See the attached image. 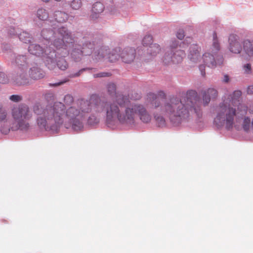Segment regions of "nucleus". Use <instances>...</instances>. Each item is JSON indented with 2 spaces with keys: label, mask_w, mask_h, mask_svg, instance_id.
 I'll use <instances>...</instances> for the list:
<instances>
[{
  "label": "nucleus",
  "mask_w": 253,
  "mask_h": 253,
  "mask_svg": "<svg viewBox=\"0 0 253 253\" xmlns=\"http://www.w3.org/2000/svg\"><path fill=\"white\" fill-rule=\"evenodd\" d=\"M33 109L37 115V124L40 128L52 133L57 132L61 125L76 131L81 130L89 112L105 111L106 123L110 126L118 123L133 125L138 118L145 123H149L151 119L143 105L136 103L127 104L126 98L122 94H117L113 102L91 98L89 101H78L66 107L61 102H55L46 107L36 103Z\"/></svg>",
  "instance_id": "f257e3e1"
},
{
  "label": "nucleus",
  "mask_w": 253,
  "mask_h": 253,
  "mask_svg": "<svg viewBox=\"0 0 253 253\" xmlns=\"http://www.w3.org/2000/svg\"><path fill=\"white\" fill-rule=\"evenodd\" d=\"M242 92L236 90L224 94L222 101L212 109L213 123L218 128L231 130L242 128L245 131L253 130V107L248 109L241 103Z\"/></svg>",
  "instance_id": "f03ea898"
},
{
  "label": "nucleus",
  "mask_w": 253,
  "mask_h": 253,
  "mask_svg": "<svg viewBox=\"0 0 253 253\" xmlns=\"http://www.w3.org/2000/svg\"><path fill=\"white\" fill-rule=\"evenodd\" d=\"M151 104L155 108L160 107L162 114L168 117L172 123L178 125L191 116L200 118L202 116L200 100L197 93L193 90L188 91L181 99L173 97L166 100L160 106L159 100L156 94L149 95Z\"/></svg>",
  "instance_id": "7ed1b4c3"
},
{
  "label": "nucleus",
  "mask_w": 253,
  "mask_h": 253,
  "mask_svg": "<svg viewBox=\"0 0 253 253\" xmlns=\"http://www.w3.org/2000/svg\"><path fill=\"white\" fill-rule=\"evenodd\" d=\"M55 21L52 29L44 28L41 32V36L46 45L53 44L58 50L57 53L61 56H65L69 53V48L72 45L73 39L71 33L64 27L56 25V23L65 22L69 16L67 13L61 11H56L54 13Z\"/></svg>",
  "instance_id": "20e7f679"
},
{
  "label": "nucleus",
  "mask_w": 253,
  "mask_h": 253,
  "mask_svg": "<svg viewBox=\"0 0 253 253\" xmlns=\"http://www.w3.org/2000/svg\"><path fill=\"white\" fill-rule=\"evenodd\" d=\"M220 49V45L217 35L215 33L212 34V41L211 44L204 53L202 57V61L199 65V69L202 76L205 75L204 71V66L202 63L211 68H214L217 65H220L223 62V57L219 54Z\"/></svg>",
  "instance_id": "39448f33"
},
{
  "label": "nucleus",
  "mask_w": 253,
  "mask_h": 253,
  "mask_svg": "<svg viewBox=\"0 0 253 253\" xmlns=\"http://www.w3.org/2000/svg\"><path fill=\"white\" fill-rule=\"evenodd\" d=\"M13 119L12 128L22 131L27 130L30 126L28 121L32 118V114L29 107L26 104H20L11 110Z\"/></svg>",
  "instance_id": "423d86ee"
},
{
  "label": "nucleus",
  "mask_w": 253,
  "mask_h": 253,
  "mask_svg": "<svg viewBox=\"0 0 253 253\" xmlns=\"http://www.w3.org/2000/svg\"><path fill=\"white\" fill-rule=\"evenodd\" d=\"M190 40V38H187L181 42L176 40L172 41L169 45L170 51L165 53L163 58V62L166 64L180 63L185 57V49L188 46V42Z\"/></svg>",
  "instance_id": "0eeeda50"
},
{
  "label": "nucleus",
  "mask_w": 253,
  "mask_h": 253,
  "mask_svg": "<svg viewBox=\"0 0 253 253\" xmlns=\"http://www.w3.org/2000/svg\"><path fill=\"white\" fill-rule=\"evenodd\" d=\"M29 52L33 55L41 57L45 66L52 69L55 66L56 51L50 47L43 48L39 44H31L28 48Z\"/></svg>",
  "instance_id": "6e6552de"
},
{
  "label": "nucleus",
  "mask_w": 253,
  "mask_h": 253,
  "mask_svg": "<svg viewBox=\"0 0 253 253\" xmlns=\"http://www.w3.org/2000/svg\"><path fill=\"white\" fill-rule=\"evenodd\" d=\"M14 63L17 66L16 82L18 84L26 83L29 64V58L27 55L19 54L15 56Z\"/></svg>",
  "instance_id": "1a4fd4ad"
},
{
  "label": "nucleus",
  "mask_w": 253,
  "mask_h": 253,
  "mask_svg": "<svg viewBox=\"0 0 253 253\" xmlns=\"http://www.w3.org/2000/svg\"><path fill=\"white\" fill-rule=\"evenodd\" d=\"M117 52V51L116 49L109 54L108 58L110 62H115L121 57L123 62L128 63L132 62L135 58V51L132 48L128 47L124 49L120 56Z\"/></svg>",
  "instance_id": "9d476101"
},
{
  "label": "nucleus",
  "mask_w": 253,
  "mask_h": 253,
  "mask_svg": "<svg viewBox=\"0 0 253 253\" xmlns=\"http://www.w3.org/2000/svg\"><path fill=\"white\" fill-rule=\"evenodd\" d=\"M243 42L237 35L231 34L228 38V49L233 54H240L243 49Z\"/></svg>",
  "instance_id": "9b49d317"
},
{
  "label": "nucleus",
  "mask_w": 253,
  "mask_h": 253,
  "mask_svg": "<svg viewBox=\"0 0 253 253\" xmlns=\"http://www.w3.org/2000/svg\"><path fill=\"white\" fill-rule=\"evenodd\" d=\"M201 50V47L197 44H193L190 45L187 55L190 63L193 64H201L202 61Z\"/></svg>",
  "instance_id": "f8f14e48"
},
{
  "label": "nucleus",
  "mask_w": 253,
  "mask_h": 253,
  "mask_svg": "<svg viewBox=\"0 0 253 253\" xmlns=\"http://www.w3.org/2000/svg\"><path fill=\"white\" fill-rule=\"evenodd\" d=\"M93 45L89 43L88 44H84L82 50L75 48L71 52L72 57L76 61H78L81 59L83 55H88L92 52Z\"/></svg>",
  "instance_id": "ddd939ff"
},
{
  "label": "nucleus",
  "mask_w": 253,
  "mask_h": 253,
  "mask_svg": "<svg viewBox=\"0 0 253 253\" xmlns=\"http://www.w3.org/2000/svg\"><path fill=\"white\" fill-rule=\"evenodd\" d=\"M37 17L41 21H46V23L53 26L52 20L51 17H49L47 10L44 8H40L37 10L36 13Z\"/></svg>",
  "instance_id": "4468645a"
},
{
  "label": "nucleus",
  "mask_w": 253,
  "mask_h": 253,
  "mask_svg": "<svg viewBox=\"0 0 253 253\" xmlns=\"http://www.w3.org/2000/svg\"><path fill=\"white\" fill-rule=\"evenodd\" d=\"M243 50L246 59L253 60V41L247 40L243 42Z\"/></svg>",
  "instance_id": "2eb2a0df"
},
{
  "label": "nucleus",
  "mask_w": 253,
  "mask_h": 253,
  "mask_svg": "<svg viewBox=\"0 0 253 253\" xmlns=\"http://www.w3.org/2000/svg\"><path fill=\"white\" fill-rule=\"evenodd\" d=\"M44 72L37 66H34L30 69L29 75L34 80L42 79L44 76Z\"/></svg>",
  "instance_id": "dca6fc26"
},
{
  "label": "nucleus",
  "mask_w": 253,
  "mask_h": 253,
  "mask_svg": "<svg viewBox=\"0 0 253 253\" xmlns=\"http://www.w3.org/2000/svg\"><path fill=\"white\" fill-rule=\"evenodd\" d=\"M104 8V5L102 3L100 2L95 3L92 6L90 17L92 19L98 18L100 14L103 11Z\"/></svg>",
  "instance_id": "f3484780"
},
{
  "label": "nucleus",
  "mask_w": 253,
  "mask_h": 253,
  "mask_svg": "<svg viewBox=\"0 0 253 253\" xmlns=\"http://www.w3.org/2000/svg\"><path fill=\"white\" fill-rule=\"evenodd\" d=\"M1 123L0 130L2 134H7L10 130L16 131V130L12 128V123H10L9 120H6L5 122H0Z\"/></svg>",
  "instance_id": "a211bd4d"
},
{
  "label": "nucleus",
  "mask_w": 253,
  "mask_h": 253,
  "mask_svg": "<svg viewBox=\"0 0 253 253\" xmlns=\"http://www.w3.org/2000/svg\"><path fill=\"white\" fill-rule=\"evenodd\" d=\"M161 51V48L159 44L154 43L149 46L147 49V52L152 57L156 56Z\"/></svg>",
  "instance_id": "6ab92c4d"
},
{
  "label": "nucleus",
  "mask_w": 253,
  "mask_h": 253,
  "mask_svg": "<svg viewBox=\"0 0 253 253\" xmlns=\"http://www.w3.org/2000/svg\"><path fill=\"white\" fill-rule=\"evenodd\" d=\"M18 37L21 41L25 43H30L33 39L30 34L25 31L20 32Z\"/></svg>",
  "instance_id": "aec40b11"
},
{
  "label": "nucleus",
  "mask_w": 253,
  "mask_h": 253,
  "mask_svg": "<svg viewBox=\"0 0 253 253\" xmlns=\"http://www.w3.org/2000/svg\"><path fill=\"white\" fill-rule=\"evenodd\" d=\"M57 54V53L56 52ZM57 55H56V57L55 58V66L56 65H57L58 67L60 69L62 70H65L67 69L68 67V64L66 62V61L63 58L60 59L57 62ZM55 67H54L53 69H54ZM52 70V69H51Z\"/></svg>",
  "instance_id": "412c9836"
},
{
  "label": "nucleus",
  "mask_w": 253,
  "mask_h": 253,
  "mask_svg": "<svg viewBox=\"0 0 253 253\" xmlns=\"http://www.w3.org/2000/svg\"><path fill=\"white\" fill-rule=\"evenodd\" d=\"M8 120L6 110L2 107H0V122H5L6 120Z\"/></svg>",
  "instance_id": "4be33fe9"
},
{
  "label": "nucleus",
  "mask_w": 253,
  "mask_h": 253,
  "mask_svg": "<svg viewBox=\"0 0 253 253\" xmlns=\"http://www.w3.org/2000/svg\"><path fill=\"white\" fill-rule=\"evenodd\" d=\"M154 118L160 127H163L166 125L165 119L161 116H158L157 114H154Z\"/></svg>",
  "instance_id": "5701e85b"
},
{
  "label": "nucleus",
  "mask_w": 253,
  "mask_h": 253,
  "mask_svg": "<svg viewBox=\"0 0 253 253\" xmlns=\"http://www.w3.org/2000/svg\"><path fill=\"white\" fill-rule=\"evenodd\" d=\"M82 6L81 0H73L70 3V7L74 10H78Z\"/></svg>",
  "instance_id": "b1692460"
},
{
  "label": "nucleus",
  "mask_w": 253,
  "mask_h": 253,
  "mask_svg": "<svg viewBox=\"0 0 253 253\" xmlns=\"http://www.w3.org/2000/svg\"><path fill=\"white\" fill-rule=\"evenodd\" d=\"M152 42V37L150 35H146L145 36L143 40H142V44L144 46H148L151 45Z\"/></svg>",
  "instance_id": "393cba45"
},
{
  "label": "nucleus",
  "mask_w": 253,
  "mask_h": 253,
  "mask_svg": "<svg viewBox=\"0 0 253 253\" xmlns=\"http://www.w3.org/2000/svg\"><path fill=\"white\" fill-rule=\"evenodd\" d=\"M107 90L108 93L111 95H113L116 93V85L113 83H109L107 84Z\"/></svg>",
  "instance_id": "a878e982"
},
{
  "label": "nucleus",
  "mask_w": 253,
  "mask_h": 253,
  "mask_svg": "<svg viewBox=\"0 0 253 253\" xmlns=\"http://www.w3.org/2000/svg\"><path fill=\"white\" fill-rule=\"evenodd\" d=\"M206 92L211 98H215L217 96V91L213 88H209Z\"/></svg>",
  "instance_id": "bb28decb"
},
{
  "label": "nucleus",
  "mask_w": 253,
  "mask_h": 253,
  "mask_svg": "<svg viewBox=\"0 0 253 253\" xmlns=\"http://www.w3.org/2000/svg\"><path fill=\"white\" fill-rule=\"evenodd\" d=\"M98 119L94 115L90 116L87 120V123L90 125H93L98 123Z\"/></svg>",
  "instance_id": "cd10ccee"
},
{
  "label": "nucleus",
  "mask_w": 253,
  "mask_h": 253,
  "mask_svg": "<svg viewBox=\"0 0 253 253\" xmlns=\"http://www.w3.org/2000/svg\"><path fill=\"white\" fill-rule=\"evenodd\" d=\"M9 79L4 73L0 72V83L5 84L8 83Z\"/></svg>",
  "instance_id": "c85d7f7f"
},
{
  "label": "nucleus",
  "mask_w": 253,
  "mask_h": 253,
  "mask_svg": "<svg viewBox=\"0 0 253 253\" xmlns=\"http://www.w3.org/2000/svg\"><path fill=\"white\" fill-rule=\"evenodd\" d=\"M211 98L208 95L206 91L205 92L203 96V101L204 105H207L210 102Z\"/></svg>",
  "instance_id": "c756f323"
},
{
  "label": "nucleus",
  "mask_w": 253,
  "mask_h": 253,
  "mask_svg": "<svg viewBox=\"0 0 253 253\" xmlns=\"http://www.w3.org/2000/svg\"><path fill=\"white\" fill-rule=\"evenodd\" d=\"M243 70L244 73L246 74H251L252 72L251 65L249 63L245 64L243 66Z\"/></svg>",
  "instance_id": "7c9ffc66"
},
{
  "label": "nucleus",
  "mask_w": 253,
  "mask_h": 253,
  "mask_svg": "<svg viewBox=\"0 0 253 253\" xmlns=\"http://www.w3.org/2000/svg\"><path fill=\"white\" fill-rule=\"evenodd\" d=\"M9 99L13 102H18L22 100V97L18 95H12L10 96Z\"/></svg>",
  "instance_id": "2f4dec72"
},
{
  "label": "nucleus",
  "mask_w": 253,
  "mask_h": 253,
  "mask_svg": "<svg viewBox=\"0 0 253 253\" xmlns=\"http://www.w3.org/2000/svg\"><path fill=\"white\" fill-rule=\"evenodd\" d=\"M110 73L108 72H101L98 74H96L94 75V77L95 78H100V77H108L110 76Z\"/></svg>",
  "instance_id": "473e14b6"
},
{
  "label": "nucleus",
  "mask_w": 253,
  "mask_h": 253,
  "mask_svg": "<svg viewBox=\"0 0 253 253\" xmlns=\"http://www.w3.org/2000/svg\"><path fill=\"white\" fill-rule=\"evenodd\" d=\"M8 33L10 36H14L15 34H16L18 36V34L19 33V31L18 29L16 30L14 28H10L8 30Z\"/></svg>",
  "instance_id": "72a5a7b5"
},
{
  "label": "nucleus",
  "mask_w": 253,
  "mask_h": 253,
  "mask_svg": "<svg viewBox=\"0 0 253 253\" xmlns=\"http://www.w3.org/2000/svg\"><path fill=\"white\" fill-rule=\"evenodd\" d=\"M176 37L179 40H182L184 37V32L183 30H179L176 34Z\"/></svg>",
  "instance_id": "f704fd0d"
},
{
  "label": "nucleus",
  "mask_w": 253,
  "mask_h": 253,
  "mask_svg": "<svg viewBox=\"0 0 253 253\" xmlns=\"http://www.w3.org/2000/svg\"><path fill=\"white\" fill-rule=\"evenodd\" d=\"M230 81L229 76L227 74H224L222 79V82L224 83H228Z\"/></svg>",
  "instance_id": "c9c22d12"
},
{
  "label": "nucleus",
  "mask_w": 253,
  "mask_h": 253,
  "mask_svg": "<svg viewBox=\"0 0 253 253\" xmlns=\"http://www.w3.org/2000/svg\"><path fill=\"white\" fill-rule=\"evenodd\" d=\"M73 100V97L70 95H67L64 97V102L65 103H67V102H71Z\"/></svg>",
  "instance_id": "e433bc0d"
},
{
  "label": "nucleus",
  "mask_w": 253,
  "mask_h": 253,
  "mask_svg": "<svg viewBox=\"0 0 253 253\" xmlns=\"http://www.w3.org/2000/svg\"><path fill=\"white\" fill-rule=\"evenodd\" d=\"M247 92L248 94H253V84L248 87Z\"/></svg>",
  "instance_id": "4c0bfd02"
},
{
  "label": "nucleus",
  "mask_w": 253,
  "mask_h": 253,
  "mask_svg": "<svg viewBox=\"0 0 253 253\" xmlns=\"http://www.w3.org/2000/svg\"><path fill=\"white\" fill-rule=\"evenodd\" d=\"M97 57H95V59L96 60H99L101 58L103 57L104 56L101 54V55H100V52L98 53V54L97 55Z\"/></svg>",
  "instance_id": "58836bf2"
},
{
  "label": "nucleus",
  "mask_w": 253,
  "mask_h": 253,
  "mask_svg": "<svg viewBox=\"0 0 253 253\" xmlns=\"http://www.w3.org/2000/svg\"><path fill=\"white\" fill-rule=\"evenodd\" d=\"M63 83L62 82H58V83H55V84H53V85H55V86H58V85H59L61 84H62Z\"/></svg>",
  "instance_id": "ea45409f"
},
{
  "label": "nucleus",
  "mask_w": 253,
  "mask_h": 253,
  "mask_svg": "<svg viewBox=\"0 0 253 253\" xmlns=\"http://www.w3.org/2000/svg\"><path fill=\"white\" fill-rule=\"evenodd\" d=\"M42 1L45 3L49 2L51 0H41Z\"/></svg>",
  "instance_id": "a19ab883"
},
{
  "label": "nucleus",
  "mask_w": 253,
  "mask_h": 253,
  "mask_svg": "<svg viewBox=\"0 0 253 253\" xmlns=\"http://www.w3.org/2000/svg\"><path fill=\"white\" fill-rule=\"evenodd\" d=\"M109 0L110 1H111V0Z\"/></svg>",
  "instance_id": "79ce46f5"
}]
</instances>
